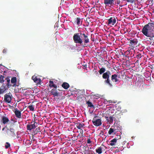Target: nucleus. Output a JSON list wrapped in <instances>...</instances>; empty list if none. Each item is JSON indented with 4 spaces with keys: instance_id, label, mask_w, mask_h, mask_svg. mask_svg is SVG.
<instances>
[{
    "instance_id": "obj_1",
    "label": "nucleus",
    "mask_w": 154,
    "mask_h": 154,
    "mask_svg": "<svg viewBox=\"0 0 154 154\" xmlns=\"http://www.w3.org/2000/svg\"><path fill=\"white\" fill-rule=\"evenodd\" d=\"M142 33L149 38V39L153 40L154 37V22L149 23L144 26L142 31Z\"/></svg>"
},
{
    "instance_id": "obj_2",
    "label": "nucleus",
    "mask_w": 154,
    "mask_h": 154,
    "mask_svg": "<svg viewBox=\"0 0 154 154\" xmlns=\"http://www.w3.org/2000/svg\"><path fill=\"white\" fill-rule=\"evenodd\" d=\"M110 75V72L109 71H107L106 72L103 73L102 77L103 79H106L104 81V83L109 87L112 88L113 85L112 83L110 82L109 79V77Z\"/></svg>"
},
{
    "instance_id": "obj_3",
    "label": "nucleus",
    "mask_w": 154,
    "mask_h": 154,
    "mask_svg": "<svg viewBox=\"0 0 154 154\" xmlns=\"http://www.w3.org/2000/svg\"><path fill=\"white\" fill-rule=\"evenodd\" d=\"M82 32L76 33L74 34L73 39L74 42L76 44H79L80 45L82 44Z\"/></svg>"
},
{
    "instance_id": "obj_4",
    "label": "nucleus",
    "mask_w": 154,
    "mask_h": 154,
    "mask_svg": "<svg viewBox=\"0 0 154 154\" xmlns=\"http://www.w3.org/2000/svg\"><path fill=\"white\" fill-rule=\"evenodd\" d=\"M92 122L94 125L96 126L101 125L102 124L101 118L99 116H96L93 119Z\"/></svg>"
},
{
    "instance_id": "obj_5",
    "label": "nucleus",
    "mask_w": 154,
    "mask_h": 154,
    "mask_svg": "<svg viewBox=\"0 0 154 154\" xmlns=\"http://www.w3.org/2000/svg\"><path fill=\"white\" fill-rule=\"evenodd\" d=\"M8 135L10 137H13L16 136L15 130L13 125L11 126L7 131Z\"/></svg>"
},
{
    "instance_id": "obj_6",
    "label": "nucleus",
    "mask_w": 154,
    "mask_h": 154,
    "mask_svg": "<svg viewBox=\"0 0 154 154\" xmlns=\"http://www.w3.org/2000/svg\"><path fill=\"white\" fill-rule=\"evenodd\" d=\"M116 19H117V17H116L114 16H112L108 19V24L110 25H114L116 23Z\"/></svg>"
},
{
    "instance_id": "obj_7",
    "label": "nucleus",
    "mask_w": 154,
    "mask_h": 154,
    "mask_svg": "<svg viewBox=\"0 0 154 154\" xmlns=\"http://www.w3.org/2000/svg\"><path fill=\"white\" fill-rule=\"evenodd\" d=\"M82 43L83 42L85 44H87L89 42V39L88 38V36L87 34H85L84 32H82Z\"/></svg>"
},
{
    "instance_id": "obj_8",
    "label": "nucleus",
    "mask_w": 154,
    "mask_h": 154,
    "mask_svg": "<svg viewBox=\"0 0 154 154\" xmlns=\"http://www.w3.org/2000/svg\"><path fill=\"white\" fill-rule=\"evenodd\" d=\"M50 92V93L51 94L53 95L54 97H58L59 96V92H58V90L57 89V88L52 89Z\"/></svg>"
},
{
    "instance_id": "obj_9",
    "label": "nucleus",
    "mask_w": 154,
    "mask_h": 154,
    "mask_svg": "<svg viewBox=\"0 0 154 154\" xmlns=\"http://www.w3.org/2000/svg\"><path fill=\"white\" fill-rule=\"evenodd\" d=\"M111 80L113 82H116V83H119L120 82L119 80L118 79V75L116 74L112 75Z\"/></svg>"
},
{
    "instance_id": "obj_10",
    "label": "nucleus",
    "mask_w": 154,
    "mask_h": 154,
    "mask_svg": "<svg viewBox=\"0 0 154 154\" xmlns=\"http://www.w3.org/2000/svg\"><path fill=\"white\" fill-rule=\"evenodd\" d=\"M37 127L36 124H28L26 126V128L28 130L31 131L32 129L35 128Z\"/></svg>"
},
{
    "instance_id": "obj_11",
    "label": "nucleus",
    "mask_w": 154,
    "mask_h": 154,
    "mask_svg": "<svg viewBox=\"0 0 154 154\" xmlns=\"http://www.w3.org/2000/svg\"><path fill=\"white\" fill-rule=\"evenodd\" d=\"M14 112L16 116L18 118L20 119L21 118V113L20 111L17 109V108L14 109Z\"/></svg>"
},
{
    "instance_id": "obj_12",
    "label": "nucleus",
    "mask_w": 154,
    "mask_h": 154,
    "mask_svg": "<svg viewBox=\"0 0 154 154\" xmlns=\"http://www.w3.org/2000/svg\"><path fill=\"white\" fill-rule=\"evenodd\" d=\"M82 21L81 19L77 17L75 18L74 23L76 24L78 26H80L82 24Z\"/></svg>"
},
{
    "instance_id": "obj_13",
    "label": "nucleus",
    "mask_w": 154,
    "mask_h": 154,
    "mask_svg": "<svg viewBox=\"0 0 154 154\" xmlns=\"http://www.w3.org/2000/svg\"><path fill=\"white\" fill-rule=\"evenodd\" d=\"M32 79L34 82L37 84H40L41 82V79L40 78H38L36 76L34 75L32 77Z\"/></svg>"
},
{
    "instance_id": "obj_14",
    "label": "nucleus",
    "mask_w": 154,
    "mask_h": 154,
    "mask_svg": "<svg viewBox=\"0 0 154 154\" xmlns=\"http://www.w3.org/2000/svg\"><path fill=\"white\" fill-rule=\"evenodd\" d=\"M4 100L6 102L10 103L11 102V98L9 95L5 94L4 96Z\"/></svg>"
},
{
    "instance_id": "obj_15",
    "label": "nucleus",
    "mask_w": 154,
    "mask_h": 154,
    "mask_svg": "<svg viewBox=\"0 0 154 154\" xmlns=\"http://www.w3.org/2000/svg\"><path fill=\"white\" fill-rule=\"evenodd\" d=\"M104 3L105 5H112L114 4V0H104Z\"/></svg>"
},
{
    "instance_id": "obj_16",
    "label": "nucleus",
    "mask_w": 154,
    "mask_h": 154,
    "mask_svg": "<svg viewBox=\"0 0 154 154\" xmlns=\"http://www.w3.org/2000/svg\"><path fill=\"white\" fill-rule=\"evenodd\" d=\"M17 78L16 77H13L11 78V83L13 85H11V86L13 87H15L16 85Z\"/></svg>"
},
{
    "instance_id": "obj_17",
    "label": "nucleus",
    "mask_w": 154,
    "mask_h": 154,
    "mask_svg": "<svg viewBox=\"0 0 154 154\" xmlns=\"http://www.w3.org/2000/svg\"><path fill=\"white\" fill-rule=\"evenodd\" d=\"M77 128L79 129H81L82 128L84 127L85 125L84 123H82L78 122L75 124Z\"/></svg>"
},
{
    "instance_id": "obj_18",
    "label": "nucleus",
    "mask_w": 154,
    "mask_h": 154,
    "mask_svg": "<svg viewBox=\"0 0 154 154\" xmlns=\"http://www.w3.org/2000/svg\"><path fill=\"white\" fill-rule=\"evenodd\" d=\"M62 86L64 89H66L69 87V85L68 83L66 82H64L62 84Z\"/></svg>"
},
{
    "instance_id": "obj_19",
    "label": "nucleus",
    "mask_w": 154,
    "mask_h": 154,
    "mask_svg": "<svg viewBox=\"0 0 154 154\" xmlns=\"http://www.w3.org/2000/svg\"><path fill=\"white\" fill-rule=\"evenodd\" d=\"M8 119L6 117L3 116L2 118V121L4 124L7 123L9 122Z\"/></svg>"
},
{
    "instance_id": "obj_20",
    "label": "nucleus",
    "mask_w": 154,
    "mask_h": 154,
    "mask_svg": "<svg viewBox=\"0 0 154 154\" xmlns=\"http://www.w3.org/2000/svg\"><path fill=\"white\" fill-rule=\"evenodd\" d=\"M138 42V41L136 39H133L131 40L130 42V43L131 44V45H136Z\"/></svg>"
},
{
    "instance_id": "obj_21",
    "label": "nucleus",
    "mask_w": 154,
    "mask_h": 154,
    "mask_svg": "<svg viewBox=\"0 0 154 154\" xmlns=\"http://www.w3.org/2000/svg\"><path fill=\"white\" fill-rule=\"evenodd\" d=\"M49 86L50 88L54 87V88H57V86L55 84H54L53 81H50L49 82Z\"/></svg>"
},
{
    "instance_id": "obj_22",
    "label": "nucleus",
    "mask_w": 154,
    "mask_h": 154,
    "mask_svg": "<svg viewBox=\"0 0 154 154\" xmlns=\"http://www.w3.org/2000/svg\"><path fill=\"white\" fill-rule=\"evenodd\" d=\"M115 128H111L109 129V130L108 131V134L109 135H111L112 134L113 132H115V133L116 132V130Z\"/></svg>"
},
{
    "instance_id": "obj_23",
    "label": "nucleus",
    "mask_w": 154,
    "mask_h": 154,
    "mask_svg": "<svg viewBox=\"0 0 154 154\" xmlns=\"http://www.w3.org/2000/svg\"><path fill=\"white\" fill-rule=\"evenodd\" d=\"M117 139L114 138L110 142V145L113 146L115 145V144L116 143Z\"/></svg>"
},
{
    "instance_id": "obj_24",
    "label": "nucleus",
    "mask_w": 154,
    "mask_h": 154,
    "mask_svg": "<svg viewBox=\"0 0 154 154\" xmlns=\"http://www.w3.org/2000/svg\"><path fill=\"white\" fill-rule=\"evenodd\" d=\"M102 148L100 146L96 149V152L99 154H101L102 152Z\"/></svg>"
},
{
    "instance_id": "obj_25",
    "label": "nucleus",
    "mask_w": 154,
    "mask_h": 154,
    "mask_svg": "<svg viewBox=\"0 0 154 154\" xmlns=\"http://www.w3.org/2000/svg\"><path fill=\"white\" fill-rule=\"evenodd\" d=\"M86 104L88 105V107L92 108H95L94 106L93 105L92 103L89 101L86 102Z\"/></svg>"
},
{
    "instance_id": "obj_26",
    "label": "nucleus",
    "mask_w": 154,
    "mask_h": 154,
    "mask_svg": "<svg viewBox=\"0 0 154 154\" xmlns=\"http://www.w3.org/2000/svg\"><path fill=\"white\" fill-rule=\"evenodd\" d=\"M26 146L27 147H29L31 145L32 141L29 140H26L25 142Z\"/></svg>"
},
{
    "instance_id": "obj_27",
    "label": "nucleus",
    "mask_w": 154,
    "mask_h": 154,
    "mask_svg": "<svg viewBox=\"0 0 154 154\" xmlns=\"http://www.w3.org/2000/svg\"><path fill=\"white\" fill-rule=\"evenodd\" d=\"M106 70L104 68L102 67L100 69V70L99 71V72L100 74H102V73H104L105 72Z\"/></svg>"
},
{
    "instance_id": "obj_28",
    "label": "nucleus",
    "mask_w": 154,
    "mask_h": 154,
    "mask_svg": "<svg viewBox=\"0 0 154 154\" xmlns=\"http://www.w3.org/2000/svg\"><path fill=\"white\" fill-rule=\"evenodd\" d=\"M29 110L32 111H34L35 110L34 107L32 104H30L28 107Z\"/></svg>"
},
{
    "instance_id": "obj_29",
    "label": "nucleus",
    "mask_w": 154,
    "mask_h": 154,
    "mask_svg": "<svg viewBox=\"0 0 154 154\" xmlns=\"http://www.w3.org/2000/svg\"><path fill=\"white\" fill-rule=\"evenodd\" d=\"M6 80H7V81L8 82V83L7 84V86L8 87H9V86H11V85L10 84V80L9 79V78L8 77H7V78H6Z\"/></svg>"
},
{
    "instance_id": "obj_30",
    "label": "nucleus",
    "mask_w": 154,
    "mask_h": 154,
    "mask_svg": "<svg viewBox=\"0 0 154 154\" xmlns=\"http://www.w3.org/2000/svg\"><path fill=\"white\" fill-rule=\"evenodd\" d=\"M5 78V77L2 75H1L0 76V82L1 83H3L4 82V78Z\"/></svg>"
},
{
    "instance_id": "obj_31",
    "label": "nucleus",
    "mask_w": 154,
    "mask_h": 154,
    "mask_svg": "<svg viewBox=\"0 0 154 154\" xmlns=\"http://www.w3.org/2000/svg\"><path fill=\"white\" fill-rule=\"evenodd\" d=\"M113 127V128H115L116 130V132L119 130L120 128L118 127L117 124L116 125L114 124Z\"/></svg>"
},
{
    "instance_id": "obj_32",
    "label": "nucleus",
    "mask_w": 154,
    "mask_h": 154,
    "mask_svg": "<svg viewBox=\"0 0 154 154\" xmlns=\"http://www.w3.org/2000/svg\"><path fill=\"white\" fill-rule=\"evenodd\" d=\"M143 56V55L141 53H138V54L136 55V57L137 59H140Z\"/></svg>"
},
{
    "instance_id": "obj_33",
    "label": "nucleus",
    "mask_w": 154,
    "mask_h": 154,
    "mask_svg": "<svg viewBox=\"0 0 154 154\" xmlns=\"http://www.w3.org/2000/svg\"><path fill=\"white\" fill-rule=\"evenodd\" d=\"M113 117L112 116H110L109 118V123H112L113 121Z\"/></svg>"
},
{
    "instance_id": "obj_34",
    "label": "nucleus",
    "mask_w": 154,
    "mask_h": 154,
    "mask_svg": "<svg viewBox=\"0 0 154 154\" xmlns=\"http://www.w3.org/2000/svg\"><path fill=\"white\" fill-rule=\"evenodd\" d=\"M10 146V144L8 142H6L5 144V148H8Z\"/></svg>"
},
{
    "instance_id": "obj_35",
    "label": "nucleus",
    "mask_w": 154,
    "mask_h": 154,
    "mask_svg": "<svg viewBox=\"0 0 154 154\" xmlns=\"http://www.w3.org/2000/svg\"><path fill=\"white\" fill-rule=\"evenodd\" d=\"M5 91V89L4 88H0V94H3Z\"/></svg>"
},
{
    "instance_id": "obj_36",
    "label": "nucleus",
    "mask_w": 154,
    "mask_h": 154,
    "mask_svg": "<svg viewBox=\"0 0 154 154\" xmlns=\"http://www.w3.org/2000/svg\"><path fill=\"white\" fill-rule=\"evenodd\" d=\"M40 127H38L37 128L35 131V132H36V133H37L38 132H40Z\"/></svg>"
},
{
    "instance_id": "obj_37",
    "label": "nucleus",
    "mask_w": 154,
    "mask_h": 154,
    "mask_svg": "<svg viewBox=\"0 0 154 154\" xmlns=\"http://www.w3.org/2000/svg\"><path fill=\"white\" fill-rule=\"evenodd\" d=\"M128 2H130L131 3H133L134 0H126Z\"/></svg>"
},
{
    "instance_id": "obj_38",
    "label": "nucleus",
    "mask_w": 154,
    "mask_h": 154,
    "mask_svg": "<svg viewBox=\"0 0 154 154\" xmlns=\"http://www.w3.org/2000/svg\"><path fill=\"white\" fill-rule=\"evenodd\" d=\"M91 140L89 138L87 140V143L89 144L91 143Z\"/></svg>"
},
{
    "instance_id": "obj_39",
    "label": "nucleus",
    "mask_w": 154,
    "mask_h": 154,
    "mask_svg": "<svg viewBox=\"0 0 154 154\" xmlns=\"http://www.w3.org/2000/svg\"><path fill=\"white\" fill-rule=\"evenodd\" d=\"M105 119H106V120L107 121V122H109V117H108L106 116Z\"/></svg>"
},
{
    "instance_id": "obj_40",
    "label": "nucleus",
    "mask_w": 154,
    "mask_h": 154,
    "mask_svg": "<svg viewBox=\"0 0 154 154\" xmlns=\"http://www.w3.org/2000/svg\"><path fill=\"white\" fill-rule=\"evenodd\" d=\"M7 52V50L6 49H4L2 51V52L3 53H6Z\"/></svg>"
},
{
    "instance_id": "obj_41",
    "label": "nucleus",
    "mask_w": 154,
    "mask_h": 154,
    "mask_svg": "<svg viewBox=\"0 0 154 154\" xmlns=\"http://www.w3.org/2000/svg\"><path fill=\"white\" fill-rule=\"evenodd\" d=\"M32 122H33V124H36L37 123V122H35V119H34V121H32Z\"/></svg>"
},
{
    "instance_id": "obj_42",
    "label": "nucleus",
    "mask_w": 154,
    "mask_h": 154,
    "mask_svg": "<svg viewBox=\"0 0 154 154\" xmlns=\"http://www.w3.org/2000/svg\"><path fill=\"white\" fill-rule=\"evenodd\" d=\"M70 48H71V49L72 50H73V49H75V47H73V46H72V47H70Z\"/></svg>"
},
{
    "instance_id": "obj_43",
    "label": "nucleus",
    "mask_w": 154,
    "mask_h": 154,
    "mask_svg": "<svg viewBox=\"0 0 154 154\" xmlns=\"http://www.w3.org/2000/svg\"><path fill=\"white\" fill-rule=\"evenodd\" d=\"M80 132L81 133H82L83 134V130L82 129H81V130L80 131Z\"/></svg>"
},
{
    "instance_id": "obj_44",
    "label": "nucleus",
    "mask_w": 154,
    "mask_h": 154,
    "mask_svg": "<svg viewBox=\"0 0 154 154\" xmlns=\"http://www.w3.org/2000/svg\"><path fill=\"white\" fill-rule=\"evenodd\" d=\"M134 54H132L130 55V57H134Z\"/></svg>"
},
{
    "instance_id": "obj_45",
    "label": "nucleus",
    "mask_w": 154,
    "mask_h": 154,
    "mask_svg": "<svg viewBox=\"0 0 154 154\" xmlns=\"http://www.w3.org/2000/svg\"><path fill=\"white\" fill-rule=\"evenodd\" d=\"M5 129V128H3L2 129V130L4 131V130Z\"/></svg>"
},
{
    "instance_id": "obj_46",
    "label": "nucleus",
    "mask_w": 154,
    "mask_h": 154,
    "mask_svg": "<svg viewBox=\"0 0 154 154\" xmlns=\"http://www.w3.org/2000/svg\"><path fill=\"white\" fill-rule=\"evenodd\" d=\"M35 134H37V133H36V132H35V131H34L33 132Z\"/></svg>"
},
{
    "instance_id": "obj_47",
    "label": "nucleus",
    "mask_w": 154,
    "mask_h": 154,
    "mask_svg": "<svg viewBox=\"0 0 154 154\" xmlns=\"http://www.w3.org/2000/svg\"><path fill=\"white\" fill-rule=\"evenodd\" d=\"M72 154H76V153H72ZM77 154H78V153H77Z\"/></svg>"
},
{
    "instance_id": "obj_48",
    "label": "nucleus",
    "mask_w": 154,
    "mask_h": 154,
    "mask_svg": "<svg viewBox=\"0 0 154 154\" xmlns=\"http://www.w3.org/2000/svg\"><path fill=\"white\" fill-rule=\"evenodd\" d=\"M139 60H137V62H138H138H139Z\"/></svg>"
},
{
    "instance_id": "obj_49",
    "label": "nucleus",
    "mask_w": 154,
    "mask_h": 154,
    "mask_svg": "<svg viewBox=\"0 0 154 154\" xmlns=\"http://www.w3.org/2000/svg\"><path fill=\"white\" fill-rule=\"evenodd\" d=\"M91 40H92V41H93V42H94V40H93V39H91Z\"/></svg>"
},
{
    "instance_id": "obj_50",
    "label": "nucleus",
    "mask_w": 154,
    "mask_h": 154,
    "mask_svg": "<svg viewBox=\"0 0 154 154\" xmlns=\"http://www.w3.org/2000/svg\"><path fill=\"white\" fill-rule=\"evenodd\" d=\"M33 122H32V121L31 122V123L32 124Z\"/></svg>"
},
{
    "instance_id": "obj_51",
    "label": "nucleus",
    "mask_w": 154,
    "mask_h": 154,
    "mask_svg": "<svg viewBox=\"0 0 154 154\" xmlns=\"http://www.w3.org/2000/svg\"><path fill=\"white\" fill-rule=\"evenodd\" d=\"M130 53H131V52H130L129 53V54H130Z\"/></svg>"
},
{
    "instance_id": "obj_52",
    "label": "nucleus",
    "mask_w": 154,
    "mask_h": 154,
    "mask_svg": "<svg viewBox=\"0 0 154 154\" xmlns=\"http://www.w3.org/2000/svg\"><path fill=\"white\" fill-rule=\"evenodd\" d=\"M85 154H90V153H86V154H85Z\"/></svg>"
},
{
    "instance_id": "obj_53",
    "label": "nucleus",
    "mask_w": 154,
    "mask_h": 154,
    "mask_svg": "<svg viewBox=\"0 0 154 154\" xmlns=\"http://www.w3.org/2000/svg\"><path fill=\"white\" fill-rule=\"evenodd\" d=\"M119 137H120V138L119 139H120V136H119Z\"/></svg>"
},
{
    "instance_id": "obj_54",
    "label": "nucleus",
    "mask_w": 154,
    "mask_h": 154,
    "mask_svg": "<svg viewBox=\"0 0 154 154\" xmlns=\"http://www.w3.org/2000/svg\"><path fill=\"white\" fill-rule=\"evenodd\" d=\"M32 149H34V148H33V147H32Z\"/></svg>"
}]
</instances>
